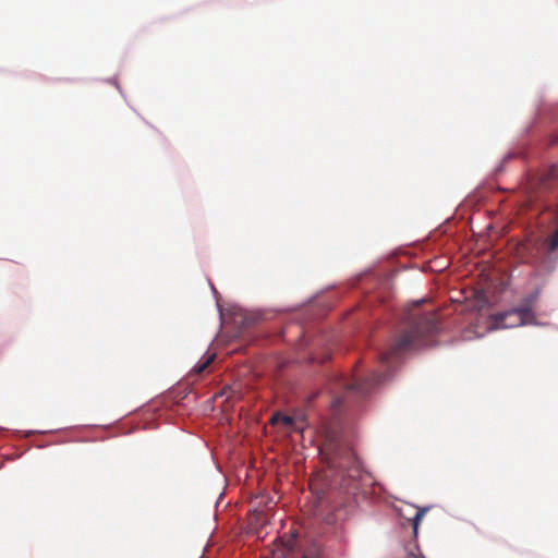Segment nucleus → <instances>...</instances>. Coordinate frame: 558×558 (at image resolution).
<instances>
[{"instance_id": "nucleus-7", "label": "nucleus", "mask_w": 558, "mask_h": 558, "mask_svg": "<svg viewBox=\"0 0 558 558\" xmlns=\"http://www.w3.org/2000/svg\"><path fill=\"white\" fill-rule=\"evenodd\" d=\"M215 355H208L203 357L198 363L193 367L192 372L195 374H202L214 361Z\"/></svg>"}, {"instance_id": "nucleus-8", "label": "nucleus", "mask_w": 558, "mask_h": 558, "mask_svg": "<svg viewBox=\"0 0 558 558\" xmlns=\"http://www.w3.org/2000/svg\"><path fill=\"white\" fill-rule=\"evenodd\" d=\"M302 558H325L320 546L313 544L304 553Z\"/></svg>"}, {"instance_id": "nucleus-10", "label": "nucleus", "mask_w": 558, "mask_h": 558, "mask_svg": "<svg viewBox=\"0 0 558 558\" xmlns=\"http://www.w3.org/2000/svg\"><path fill=\"white\" fill-rule=\"evenodd\" d=\"M340 403H341V401L339 399H337L333 401V407L335 408L340 407Z\"/></svg>"}, {"instance_id": "nucleus-1", "label": "nucleus", "mask_w": 558, "mask_h": 558, "mask_svg": "<svg viewBox=\"0 0 558 558\" xmlns=\"http://www.w3.org/2000/svg\"><path fill=\"white\" fill-rule=\"evenodd\" d=\"M437 330L438 322L435 314L428 313L413 318L408 327L392 340L389 348L380 354V364L386 368L385 372H373L368 378L354 379L352 383L341 380V385L361 397L366 396L373 387L384 383L390 376L393 365L405 353L432 345V338Z\"/></svg>"}, {"instance_id": "nucleus-9", "label": "nucleus", "mask_w": 558, "mask_h": 558, "mask_svg": "<svg viewBox=\"0 0 558 558\" xmlns=\"http://www.w3.org/2000/svg\"><path fill=\"white\" fill-rule=\"evenodd\" d=\"M271 424L282 423L284 426L290 427L293 424V418L281 413H276L270 418Z\"/></svg>"}, {"instance_id": "nucleus-3", "label": "nucleus", "mask_w": 558, "mask_h": 558, "mask_svg": "<svg viewBox=\"0 0 558 558\" xmlns=\"http://www.w3.org/2000/svg\"><path fill=\"white\" fill-rule=\"evenodd\" d=\"M330 469L343 477V480H356L361 476L362 468L355 452L350 447H338L329 462Z\"/></svg>"}, {"instance_id": "nucleus-2", "label": "nucleus", "mask_w": 558, "mask_h": 558, "mask_svg": "<svg viewBox=\"0 0 558 558\" xmlns=\"http://www.w3.org/2000/svg\"><path fill=\"white\" fill-rule=\"evenodd\" d=\"M543 218L548 221L550 233L545 238H529L517 246V254L524 263H544L558 251V204L548 207Z\"/></svg>"}, {"instance_id": "nucleus-6", "label": "nucleus", "mask_w": 558, "mask_h": 558, "mask_svg": "<svg viewBox=\"0 0 558 558\" xmlns=\"http://www.w3.org/2000/svg\"><path fill=\"white\" fill-rule=\"evenodd\" d=\"M554 180H558V163L553 165L547 173L542 178V185L546 189L551 187L550 182Z\"/></svg>"}, {"instance_id": "nucleus-4", "label": "nucleus", "mask_w": 558, "mask_h": 558, "mask_svg": "<svg viewBox=\"0 0 558 558\" xmlns=\"http://www.w3.org/2000/svg\"><path fill=\"white\" fill-rule=\"evenodd\" d=\"M535 296L530 298L526 302L520 305L518 308L509 311L499 317V324L505 328H511L515 326H522L527 324H534L535 316L533 313V302Z\"/></svg>"}, {"instance_id": "nucleus-5", "label": "nucleus", "mask_w": 558, "mask_h": 558, "mask_svg": "<svg viewBox=\"0 0 558 558\" xmlns=\"http://www.w3.org/2000/svg\"><path fill=\"white\" fill-rule=\"evenodd\" d=\"M427 511V508H414V515L409 519L412 527H413V534L416 536L418 525L421 521L423 520L425 513Z\"/></svg>"}]
</instances>
